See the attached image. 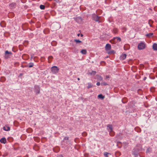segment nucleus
<instances>
[{
	"mask_svg": "<svg viewBox=\"0 0 157 157\" xmlns=\"http://www.w3.org/2000/svg\"><path fill=\"white\" fill-rule=\"evenodd\" d=\"M154 90H155V89H154V88L153 87L151 88V90L152 92H154Z\"/></svg>",
	"mask_w": 157,
	"mask_h": 157,
	"instance_id": "2f4dec72",
	"label": "nucleus"
},
{
	"mask_svg": "<svg viewBox=\"0 0 157 157\" xmlns=\"http://www.w3.org/2000/svg\"><path fill=\"white\" fill-rule=\"evenodd\" d=\"M78 80H80V78H78Z\"/></svg>",
	"mask_w": 157,
	"mask_h": 157,
	"instance_id": "ea45409f",
	"label": "nucleus"
},
{
	"mask_svg": "<svg viewBox=\"0 0 157 157\" xmlns=\"http://www.w3.org/2000/svg\"><path fill=\"white\" fill-rule=\"evenodd\" d=\"M142 148L140 144L137 145L133 149L132 154L135 156H137L139 155V152L142 151Z\"/></svg>",
	"mask_w": 157,
	"mask_h": 157,
	"instance_id": "f257e3e1",
	"label": "nucleus"
},
{
	"mask_svg": "<svg viewBox=\"0 0 157 157\" xmlns=\"http://www.w3.org/2000/svg\"><path fill=\"white\" fill-rule=\"evenodd\" d=\"M16 6V4L15 3H12L9 5V6L11 9L14 8Z\"/></svg>",
	"mask_w": 157,
	"mask_h": 157,
	"instance_id": "9b49d317",
	"label": "nucleus"
},
{
	"mask_svg": "<svg viewBox=\"0 0 157 157\" xmlns=\"http://www.w3.org/2000/svg\"><path fill=\"white\" fill-rule=\"evenodd\" d=\"M59 68L56 66H54L51 68V71L52 73L54 74H56L59 71Z\"/></svg>",
	"mask_w": 157,
	"mask_h": 157,
	"instance_id": "7ed1b4c3",
	"label": "nucleus"
},
{
	"mask_svg": "<svg viewBox=\"0 0 157 157\" xmlns=\"http://www.w3.org/2000/svg\"><path fill=\"white\" fill-rule=\"evenodd\" d=\"M81 52L83 54H86L87 53L86 50V49H82Z\"/></svg>",
	"mask_w": 157,
	"mask_h": 157,
	"instance_id": "f3484780",
	"label": "nucleus"
},
{
	"mask_svg": "<svg viewBox=\"0 0 157 157\" xmlns=\"http://www.w3.org/2000/svg\"><path fill=\"white\" fill-rule=\"evenodd\" d=\"M109 134L111 136H113L114 135V132L112 131H111V132H109Z\"/></svg>",
	"mask_w": 157,
	"mask_h": 157,
	"instance_id": "cd10ccee",
	"label": "nucleus"
},
{
	"mask_svg": "<svg viewBox=\"0 0 157 157\" xmlns=\"http://www.w3.org/2000/svg\"><path fill=\"white\" fill-rule=\"evenodd\" d=\"M109 154V153L107 152H105L104 153V155L106 157H108V154Z\"/></svg>",
	"mask_w": 157,
	"mask_h": 157,
	"instance_id": "c85d7f7f",
	"label": "nucleus"
},
{
	"mask_svg": "<svg viewBox=\"0 0 157 157\" xmlns=\"http://www.w3.org/2000/svg\"><path fill=\"white\" fill-rule=\"evenodd\" d=\"M75 20L78 23H80L82 21V19L81 17H78L75 18Z\"/></svg>",
	"mask_w": 157,
	"mask_h": 157,
	"instance_id": "0eeeda50",
	"label": "nucleus"
},
{
	"mask_svg": "<svg viewBox=\"0 0 157 157\" xmlns=\"http://www.w3.org/2000/svg\"><path fill=\"white\" fill-rule=\"evenodd\" d=\"M153 33H150L146 34V36L148 38H150L153 35Z\"/></svg>",
	"mask_w": 157,
	"mask_h": 157,
	"instance_id": "2eb2a0df",
	"label": "nucleus"
},
{
	"mask_svg": "<svg viewBox=\"0 0 157 157\" xmlns=\"http://www.w3.org/2000/svg\"><path fill=\"white\" fill-rule=\"evenodd\" d=\"M53 59V57L52 56H49L48 58V59H49L48 62L49 63H50L51 62V60L52 59Z\"/></svg>",
	"mask_w": 157,
	"mask_h": 157,
	"instance_id": "b1692460",
	"label": "nucleus"
},
{
	"mask_svg": "<svg viewBox=\"0 0 157 157\" xmlns=\"http://www.w3.org/2000/svg\"><path fill=\"white\" fill-rule=\"evenodd\" d=\"M83 36V35L82 34H81V37L82 36Z\"/></svg>",
	"mask_w": 157,
	"mask_h": 157,
	"instance_id": "58836bf2",
	"label": "nucleus"
},
{
	"mask_svg": "<svg viewBox=\"0 0 157 157\" xmlns=\"http://www.w3.org/2000/svg\"><path fill=\"white\" fill-rule=\"evenodd\" d=\"M115 53V52L113 50H111L110 51H109L108 52V54H110L111 53Z\"/></svg>",
	"mask_w": 157,
	"mask_h": 157,
	"instance_id": "a878e982",
	"label": "nucleus"
},
{
	"mask_svg": "<svg viewBox=\"0 0 157 157\" xmlns=\"http://www.w3.org/2000/svg\"><path fill=\"white\" fill-rule=\"evenodd\" d=\"M101 85L106 86L107 85V84L106 83V82H104L101 83Z\"/></svg>",
	"mask_w": 157,
	"mask_h": 157,
	"instance_id": "7c9ffc66",
	"label": "nucleus"
},
{
	"mask_svg": "<svg viewBox=\"0 0 157 157\" xmlns=\"http://www.w3.org/2000/svg\"><path fill=\"white\" fill-rule=\"evenodd\" d=\"M0 142L2 143L5 144L6 142V139L5 137H3L0 139Z\"/></svg>",
	"mask_w": 157,
	"mask_h": 157,
	"instance_id": "1a4fd4ad",
	"label": "nucleus"
},
{
	"mask_svg": "<svg viewBox=\"0 0 157 157\" xmlns=\"http://www.w3.org/2000/svg\"><path fill=\"white\" fill-rule=\"evenodd\" d=\"M108 130L109 132H111L113 131L112 126L111 124H109L107 125Z\"/></svg>",
	"mask_w": 157,
	"mask_h": 157,
	"instance_id": "6e6552de",
	"label": "nucleus"
},
{
	"mask_svg": "<svg viewBox=\"0 0 157 157\" xmlns=\"http://www.w3.org/2000/svg\"><path fill=\"white\" fill-rule=\"evenodd\" d=\"M11 53L10 52H9L8 51H5V54L6 55L7 54H11Z\"/></svg>",
	"mask_w": 157,
	"mask_h": 157,
	"instance_id": "c756f323",
	"label": "nucleus"
},
{
	"mask_svg": "<svg viewBox=\"0 0 157 157\" xmlns=\"http://www.w3.org/2000/svg\"><path fill=\"white\" fill-rule=\"evenodd\" d=\"M96 76H97V79L98 81H100L102 80L103 78L101 76L99 75H97Z\"/></svg>",
	"mask_w": 157,
	"mask_h": 157,
	"instance_id": "ddd939ff",
	"label": "nucleus"
},
{
	"mask_svg": "<svg viewBox=\"0 0 157 157\" xmlns=\"http://www.w3.org/2000/svg\"><path fill=\"white\" fill-rule=\"evenodd\" d=\"M3 129L6 131H9L10 130V128L9 127L5 126L3 127Z\"/></svg>",
	"mask_w": 157,
	"mask_h": 157,
	"instance_id": "f8f14e48",
	"label": "nucleus"
},
{
	"mask_svg": "<svg viewBox=\"0 0 157 157\" xmlns=\"http://www.w3.org/2000/svg\"><path fill=\"white\" fill-rule=\"evenodd\" d=\"M6 80L5 78L4 77H2L1 78V81L2 82H4Z\"/></svg>",
	"mask_w": 157,
	"mask_h": 157,
	"instance_id": "bb28decb",
	"label": "nucleus"
},
{
	"mask_svg": "<svg viewBox=\"0 0 157 157\" xmlns=\"http://www.w3.org/2000/svg\"><path fill=\"white\" fill-rule=\"evenodd\" d=\"M88 86H87V88L89 89L92 87L93 86V85L90 83H88Z\"/></svg>",
	"mask_w": 157,
	"mask_h": 157,
	"instance_id": "6ab92c4d",
	"label": "nucleus"
},
{
	"mask_svg": "<svg viewBox=\"0 0 157 157\" xmlns=\"http://www.w3.org/2000/svg\"><path fill=\"white\" fill-rule=\"evenodd\" d=\"M35 92L36 94H38L40 93V87L39 86L36 85L34 86Z\"/></svg>",
	"mask_w": 157,
	"mask_h": 157,
	"instance_id": "39448f33",
	"label": "nucleus"
},
{
	"mask_svg": "<svg viewBox=\"0 0 157 157\" xmlns=\"http://www.w3.org/2000/svg\"><path fill=\"white\" fill-rule=\"evenodd\" d=\"M145 48V44L144 42H141L138 45V48L139 50H143Z\"/></svg>",
	"mask_w": 157,
	"mask_h": 157,
	"instance_id": "20e7f679",
	"label": "nucleus"
},
{
	"mask_svg": "<svg viewBox=\"0 0 157 157\" xmlns=\"http://www.w3.org/2000/svg\"><path fill=\"white\" fill-rule=\"evenodd\" d=\"M114 30H116V32H115V33H116V32H117V29H115Z\"/></svg>",
	"mask_w": 157,
	"mask_h": 157,
	"instance_id": "e433bc0d",
	"label": "nucleus"
},
{
	"mask_svg": "<svg viewBox=\"0 0 157 157\" xmlns=\"http://www.w3.org/2000/svg\"><path fill=\"white\" fill-rule=\"evenodd\" d=\"M153 48L154 50H157V44L154 43L153 45Z\"/></svg>",
	"mask_w": 157,
	"mask_h": 157,
	"instance_id": "4468645a",
	"label": "nucleus"
},
{
	"mask_svg": "<svg viewBox=\"0 0 157 157\" xmlns=\"http://www.w3.org/2000/svg\"><path fill=\"white\" fill-rule=\"evenodd\" d=\"M7 57H6V56H5V58H7Z\"/></svg>",
	"mask_w": 157,
	"mask_h": 157,
	"instance_id": "79ce46f5",
	"label": "nucleus"
},
{
	"mask_svg": "<svg viewBox=\"0 0 157 157\" xmlns=\"http://www.w3.org/2000/svg\"><path fill=\"white\" fill-rule=\"evenodd\" d=\"M34 65V63H29L28 67H32Z\"/></svg>",
	"mask_w": 157,
	"mask_h": 157,
	"instance_id": "4be33fe9",
	"label": "nucleus"
},
{
	"mask_svg": "<svg viewBox=\"0 0 157 157\" xmlns=\"http://www.w3.org/2000/svg\"><path fill=\"white\" fill-rule=\"evenodd\" d=\"M109 78V76L107 75L106 76V78Z\"/></svg>",
	"mask_w": 157,
	"mask_h": 157,
	"instance_id": "c9c22d12",
	"label": "nucleus"
},
{
	"mask_svg": "<svg viewBox=\"0 0 157 157\" xmlns=\"http://www.w3.org/2000/svg\"><path fill=\"white\" fill-rule=\"evenodd\" d=\"M92 17L94 20L98 23L102 22L103 21V20L101 19V17H99L95 14L92 15Z\"/></svg>",
	"mask_w": 157,
	"mask_h": 157,
	"instance_id": "f03ea898",
	"label": "nucleus"
},
{
	"mask_svg": "<svg viewBox=\"0 0 157 157\" xmlns=\"http://www.w3.org/2000/svg\"><path fill=\"white\" fill-rule=\"evenodd\" d=\"M126 54H123L121 56L120 59H121L123 60L124 59L126 58Z\"/></svg>",
	"mask_w": 157,
	"mask_h": 157,
	"instance_id": "9d476101",
	"label": "nucleus"
},
{
	"mask_svg": "<svg viewBox=\"0 0 157 157\" xmlns=\"http://www.w3.org/2000/svg\"><path fill=\"white\" fill-rule=\"evenodd\" d=\"M100 83L99 82H98L96 83V85L98 86H99L100 85Z\"/></svg>",
	"mask_w": 157,
	"mask_h": 157,
	"instance_id": "72a5a7b5",
	"label": "nucleus"
},
{
	"mask_svg": "<svg viewBox=\"0 0 157 157\" xmlns=\"http://www.w3.org/2000/svg\"><path fill=\"white\" fill-rule=\"evenodd\" d=\"M111 47V45L109 44H107L105 47V49L106 51H108L110 50Z\"/></svg>",
	"mask_w": 157,
	"mask_h": 157,
	"instance_id": "423d86ee",
	"label": "nucleus"
},
{
	"mask_svg": "<svg viewBox=\"0 0 157 157\" xmlns=\"http://www.w3.org/2000/svg\"><path fill=\"white\" fill-rule=\"evenodd\" d=\"M79 35H80V34H79V33L78 34H77V36H79Z\"/></svg>",
	"mask_w": 157,
	"mask_h": 157,
	"instance_id": "4c0bfd02",
	"label": "nucleus"
},
{
	"mask_svg": "<svg viewBox=\"0 0 157 157\" xmlns=\"http://www.w3.org/2000/svg\"><path fill=\"white\" fill-rule=\"evenodd\" d=\"M146 78V77L144 78V80H145Z\"/></svg>",
	"mask_w": 157,
	"mask_h": 157,
	"instance_id": "a19ab883",
	"label": "nucleus"
},
{
	"mask_svg": "<svg viewBox=\"0 0 157 157\" xmlns=\"http://www.w3.org/2000/svg\"><path fill=\"white\" fill-rule=\"evenodd\" d=\"M74 41L77 44L81 43L82 41L79 40L75 39L74 40Z\"/></svg>",
	"mask_w": 157,
	"mask_h": 157,
	"instance_id": "aec40b11",
	"label": "nucleus"
},
{
	"mask_svg": "<svg viewBox=\"0 0 157 157\" xmlns=\"http://www.w3.org/2000/svg\"><path fill=\"white\" fill-rule=\"evenodd\" d=\"M40 8L41 10H44L45 9V6L44 5H41L40 6Z\"/></svg>",
	"mask_w": 157,
	"mask_h": 157,
	"instance_id": "5701e85b",
	"label": "nucleus"
},
{
	"mask_svg": "<svg viewBox=\"0 0 157 157\" xmlns=\"http://www.w3.org/2000/svg\"><path fill=\"white\" fill-rule=\"evenodd\" d=\"M98 97L99 98L102 99H103L104 98V97L101 94H99L98 95Z\"/></svg>",
	"mask_w": 157,
	"mask_h": 157,
	"instance_id": "393cba45",
	"label": "nucleus"
},
{
	"mask_svg": "<svg viewBox=\"0 0 157 157\" xmlns=\"http://www.w3.org/2000/svg\"><path fill=\"white\" fill-rule=\"evenodd\" d=\"M113 39H117L118 41L120 42L121 40V39L120 37H114L113 38Z\"/></svg>",
	"mask_w": 157,
	"mask_h": 157,
	"instance_id": "a211bd4d",
	"label": "nucleus"
},
{
	"mask_svg": "<svg viewBox=\"0 0 157 157\" xmlns=\"http://www.w3.org/2000/svg\"><path fill=\"white\" fill-rule=\"evenodd\" d=\"M68 137H65L64 139V140H68Z\"/></svg>",
	"mask_w": 157,
	"mask_h": 157,
	"instance_id": "473e14b6",
	"label": "nucleus"
},
{
	"mask_svg": "<svg viewBox=\"0 0 157 157\" xmlns=\"http://www.w3.org/2000/svg\"><path fill=\"white\" fill-rule=\"evenodd\" d=\"M86 132H84L83 134H82V135L83 136H86Z\"/></svg>",
	"mask_w": 157,
	"mask_h": 157,
	"instance_id": "f704fd0d",
	"label": "nucleus"
},
{
	"mask_svg": "<svg viewBox=\"0 0 157 157\" xmlns=\"http://www.w3.org/2000/svg\"><path fill=\"white\" fill-rule=\"evenodd\" d=\"M96 74V72L95 71H92L91 72H89L88 73V74L89 75H94Z\"/></svg>",
	"mask_w": 157,
	"mask_h": 157,
	"instance_id": "dca6fc26",
	"label": "nucleus"
},
{
	"mask_svg": "<svg viewBox=\"0 0 157 157\" xmlns=\"http://www.w3.org/2000/svg\"><path fill=\"white\" fill-rule=\"evenodd\" d=\"M151 148H148L147 149L146 151V153H148L151 152Z\"/></svg>",
	"mask_w": 157,
	"mask_h": 157,
	"instance_id": "412c9836",
	"label": "nucleus"
}]
</instances>
